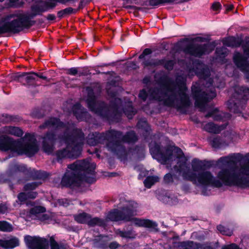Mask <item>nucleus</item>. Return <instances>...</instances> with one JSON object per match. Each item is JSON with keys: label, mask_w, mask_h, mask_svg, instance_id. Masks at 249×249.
<instances>
[{"label": "nucleus", "mask_w": 249, "mask_h": 249, "mask_svg": "<svg viewBox=\"0 0 249 249\" xmlns=\"http://www.w3.org/2000/svg\"><path fill=\"white\" fill-rule=\"evenodd\" d=\"M19 245V239L16 237L11 236L0 240V247L5 249H12Z\"/></svg>", "instance_id": "2eb2a0df"}, {"label": "nucleus", "mask_w": 249, "mask_h": 249, "mask_svg": "<svg viewBox=\"0 0 249 249\" xmlns=\"http://www.w3.org/2000/svg\"><path fill=\"white\" fill-rule=\"evenodd\" d=\"M209 82H210V84L211 85L212 83H211V80L210 79L209 80Z\"/></svg>", "instance_id": "680f3d73"}, {"label": "nucleus", "mask_w": 249, "mask_h": 249, "mask_svg": "<svg viewBox=\"0 0 249 249\" xmlns=\"http://www.w3.org/2000/svg\"><path fill=\"white\" fill-rule=\"evenodd\" d=\"M122 211L115 210L107 215V218L112 221H131L132 224L139 227H154L156 223L148 220L141 219L133 217L136 212L138 204L134 201H124L122 202Z\"/></svg>", "instance_id": "f03ea898"}, {"label": "nucleus", "mask_w": 249, "mask_h": 249, "mask_svg": "<svg viewBox=\"0 0 249 249\" xmlns=\"http://www.w3.org/2000/svg\"><path fill=\"white\" fill-rule=\"evenodd\" d=\"M72 9L71 8H66L64 10L58 12V15L59 17H63V16L70 14L72 12Z\"/></svg>", "instance_id": "72a5a7b5"}, {"label": "nucleus", "mask_w": 249, "mask_h": 249, "mask_svg": "<svg viewBox=\"0 0 249 249\" xmlns=\"http://www.w3.org/2000/svg\"><path fill=\"white\" fill-rule=\"evenodd\" d=\"M64 124L55 118H51L44 124L41 126L42 128H57L62 127Z\"/></svg>", "instance_id": "aec40b11"}, {"label": "nucleus", "mask_w": 249, "mask_h": 249, "mask_svg": "<svg viewBox=\"0 0 249 249\" xmlns=\"http://www.w3.org/2000/svg\"><path fill=\"white\" fill-rule=\"evenodd\" d=\"M161 63V62L157 60H151L150 62H145L144 65L145 66H155Z\"/></svg>", "instance_id": "f704fd0d"}, {"label": "nucleus", "mask_w": 249, "mask_h": 249, "mask_svg": "<svg viewBox=\"0 0 249 249\" xmlns=\"http://www.w3.org/2000/svg\"><path fill=\"white\" fill-rule=\"evenodd\" d=\"M4 0H0V2L3 1Z\"/></svg>", "instance_id": "e2e57ef3"}, {"label": "nucleus", "mask_w": 249, "mask_h": 249, "mask_svg": "<svg viewBox=\"0 0 249 249\" xmlns=\"http://www.w3.org/2000/svg\"><path fill=\"white\" fill-rule=\"evenodd\" d=\"M166 90V93H164L161 89H156L150 91L149 95L145 89H143L140 92L139 97L145 100L149 97L150 99H155L159 101H163L165 104L171 106L170 100L174 97V91L170 87L168 88Z\"/></svg>", "instance_id": "423d86ee"}, {"label": "nucleus", "mask_w": 249, "mask_h": 249, "mask_svg": "<svg viewBox=\"0 0 249 249\" xmlns=\"http://www.w3.org/2000/svg\"><path fill=\"white\" fill-rule=\"evenodd\" d=\"M159 181V178L158 176L148 177L144 180V184L146 187L149 188Z\"/></svg>", "instance_id": "4be33fe9"}, {"label": "nucleus", "mask_w": 249, "mask_h": 249, "mask_svg": "<svg viewBox=\"0 0 249 249\" xmlns=\"http://www.w3.org/2000/svg\"><path fill=\"white\" fill-rule=\"evenodd\" d=\"M192 90H193V92L196 93V95L197 90L195 89V87H193Z\"/></svg>", "instance_id": "4d7b16f0"}, {"label": "nucleus", "mask_w": 249, "mask_h": 249, "mask_svg": "<svg viewBox=\"0 0 249 249\" xmlns=\"http://www.w3.org/2000/svg\"><path fill=\"white\" fill-rule=\"evenodd\" d=\"M27 246L30 249H47L49 242L45 238L27 235L24 237Z\"/></svg>", "instance_id": "6e6552de"}, {"label": "nucleus", "mask_w": 249, "mask_h": 249, "mask_svg": "<svg viewBox=\"0 0 249 249\" xmlns=\"http://www.w3.org/2000/svg\"><path fill=\"white\" fill-rule=\"evenodd\" d=\"M0 150L16 151L19 154H25L31 156L38 150V146L34 136L26 134L21 142H13L9 137H3L0 139Z\"/></svg>", "instance_id": "7ed1b4c3"}, {"label": "nucleus", "mask_w": 249, "mask_h": 249, "mask_svg": "<svg viewBox=\"0 0 249 249\" xmlns=\"http://www.w3.org/2000/svg\"><path fill=\"white\" fill-rule=\"evenodd\" d=\"M32 12V15L17 12L6 16L0 24V34L19 32L23 27L27 25L29 19L34 16V12Z\"/></svg>", "instance_id": "20e7f679"}, {"label": "nucleus", "mask_w": 249, "mask_h": 249, "mask_svg": "<svg viewBox=\"0 0 249 249\" xmlns=\"http://www.w3.org/2000/svg\"><path fill=\"white\" fill-rule=\"evenodd\" d=\"M173 66V62L172 61H170L167 62V64H165V67L166 69L170 70L171 69Z\"/></svg>", "instance_id": "09e8293b"}, {"label": "nucleus", "mask_w": 249, "mask_h": 249, "mask_svg": "<svg viewBox=\"0 0 249 249\" xmlns=\"http://www.w3.org/2000/svg\"><path fill=\"white\" fill-rule=\"evenodd\" d=\"M75 219L79 223H84L89 222L90 225H101L103 222L98 218H93L90 219V216L86 213H80L75 216Z\"/></svg>", "instance_id": "ddd939ff"}, {"label": "nucleus", "mask_w": 249, "mask_h": 249, "mask_svg": "<svg viewBox=\"0 0 249 249\" xmlns=\"http://www.w3.org/2000/svg\"><path fill=\"white\" fill-rule=\"evenodd\" d=\"M163 201L170 204H176L178 202L177 196L174 195L165 196Z\"/></svg>", "instance_id": "bb28decb"}, {"label": "nucleus", "mask_w": 249, "mask_h": 249, "mask_svg": "<svg viewBox=\"0 0 249 249\" xmlns=\"http://www.w3.org/2000/svg\"><path fill=\"white\" fill-rule=\"evenodd\" d=\"M118 246V244L116 242H112L109 244V248L111 249H115Z\"/></svg>", "instance_id": "8fccbe9b"}, {"label": "nucleus", "mask_w": 249, "mask_h": 249, "mask_svg": "<svg viewBox=\"0 0 249 249\" xmlns=\"http://www.w3.org/2000/svg\"><path fill=\"white\" fill-rule=\"evenodd\" d=\"M120 235L122 237H125V238H132L133 236L131 234L130 232H120Z\"/></svg>", "instance_id": "79ce46f5"}, {"label": "nucleus", "mask_w": 249, "mask_h": 249, "mask_svg": "<svg viewBox=\"0 0 249 249\" xmlns=\"http://www.w3.org/2000/svg\"><path fill=\"white\" fill-rule=\"evenodd\" d=\"M216 96V93L213 91H211L209 94H203L202 98L204 102H206L209 99H212Z\"/></svg>", "instance_id": "473e14b6"}, {"label": "nucleus", "mask_w": 249, "mask_h": 249, "mask_svg": "<svg viewBox=\"0 0 249 249\" xmlns=\"http://www.w3.org/2000/svg\"><path fill=\"white\" fill-rule=\"evenodd\" d=\"M107 146H108V147L109 148H110V149H111V147H110V144H109L107 145Z\"/></svg>", "instance_id": "052dcab7"}, {"label": "nucleus", "mask_w": 249, "mask_h": 249, "mask_svg": "<svg viewBox=\"0 0 249 249\" xmlns=\"http://www.w3.org/2000/svg\"><path fill=\"white\" fill-rule=\"evenodd\" d=\"M151 50L149 49H146L144 50L142 53L139 56V58L140 59L143 58L144 57V56L146 55H148V54L151 53Z\"/></svg>", "instance_id": "c03bdc74"}, {"label": "nucleus", "mask_w": 249, "mask_h": 249, "mask_svg": "<svg viewBox=\"0 0 249 249\" xmlns=\"http://www.w3.org/2000/svg\"><path fill=\"white\" fill-rule=\"evenodd\" d=\"M182 94H183V96H184V98H186V94H185V91H182Z\"/></svg>", "instance_id": "13d9d810"}, {"label": "nucleus", "mask_w": 249, "mask_h": 249, "mask_svg": "<svg viewBox=\"0 0 249 249\" xmlns=\"http://www.w3.org/2000/svg\"><path fill=\"white\" fill-rule=\"evenodd\" d=\"M214 46L210 43L203 46H195L190 49L189 52L191 55L199 57L203 54L209 53L213 49Z\"/></svg>", "instance_id": "9b49d317"}, {"label": "nucleus", "mask_w": 249, "mask_h": 249, "mask_svg": "<svg viewBox=\"0 0 249 249\" xmlns=\"http://www.w3.org/2000/svg\"><path fill=\"white\" fill-rule=\"evenodd\" d=\"M8 210V207L6 204H1L0 205V213H4Z\"/></svg>", "instance_id": "e433bc0d"}, {"label": "nucleus", "mask_w": 249, "mask_h": 249, "mask_svg": "<svg viewBox=\"0 0 249 249\" xmlns=\"http://www.w3.org/2000/svg\"><path fill=\"white\" fill-rule=\"evenodd\" d=\"M12 226L5 221H0V231H2L9 232L13 230Z\"/></svg>", "instance_id": "393cba45"}, {"label": "nucleus", "mask_w": 249, "mask_h": 249, "mask_svg": "<svg viewBox=\"0 0 249 249\" xmlns=\"http://www.w3.org/2000/svg\"><path fill=\"white\" fill-rule=\"evenodd\" d=\"M217 228L218 231L223 235L231 236L232 233L231 230L223 226L219 225L217 226Z\"/></svg>", "instance_id": "c85d7f7f"}, {"label": "nucleus", "mask_w": 249, "mask_h": 249, "mask_svg": "<svg viewBox=\"0 0 249 249\" xmlns=\"http://www.w3.org/2000/svg\"><path fill=\"white\" fill-rule=\"evenodd\" d=\"M3 176L0 175V183H1L2 182H4V180L3 179Z\"/></svg>", "instance_id": "603ef678"}, {"label": "nucleus", "mask_w": 249, "mask_h": 249, "mask_svg": "<svg viewBox=\"0 0 249 249\" xmlns=\"http://www.w3.org/2000/svg\"><path fill=\"white\" fill-rule=\"evenodd\" d=\"M45 208L42 206H35L32 208L30 212L24 211L20 213V215L24 218L28 217L36 218L39 217L45 212Z\"/></svg>", "instance_id": "4468645a"}, {"label": "nucleus", "mask_w": 249, "mask_h": 249, "mask_svg": "<svg viewBox=\"0 0 249 249\" xmlns=\"http://www.w3.org/2000/svg\"><path fill=\"white\" fill-rule=\"evenodd\" d=\"M174 246L178 249H197L199 248L197 244L190 241L175 243Z\"/></svg>", "instance_id": "6ab92c4d"}, {"label": "nucleus", "mask_w": 249, "mask_h": 249, "mask_svg": "<svg viewBox=\"0 0 249 249\" xmlns=\"http://www.w3.org/2000/svg\"><path fill=\"white\" fill-rule=\"evenodd\" d=\"M36 193L33 192L29 193L28 195L25 193H21L18 196V200L21 203L24 201L27 198H34L36 196Z\"/></svg>", "instance_id": "5701e85b"}, {"label": "nucleus", "mask_w": 249, "mask_h": 249, "mask_svg": "<svg viewBox=\"0 0 249 249\" xmlns=\"http://www.w3.org/2000/svg\"><path fill=\"white\" fill-rule=\"evenodd\" d=\"M66 142L68 143L67 149H64L63 151H60L58 152V156L60 158L63 157H76L78 155V153L75 154L74 153L75 151L77 150L79 153L81 148L80 146L74 145L75 142L71 138H69L66 140Z\"/></svg>", "instance_id": "1a4fd4ad"}, {"label": "nucleus", "mask_w": 249, "mask_h": 249, "mask_svg": "<svg viewBox=\"0 0 249 249\" xmlns=\"http://www.w3.org/2000/svg\"><path fill=\"white\" fill-rule=\"evenodd\" d=\"M221 249H239V248L236 244H231L229 245L223 246Z\"/></svg>", "instance_id": "c9c22d12"}, {"label": "nucleus", "mask_w": 249, "mask_h": 249, "mask_svg": "<svg viewBox=\"0 0 249 249\" xmlns=\"http://www.w3.org/2000/svg\"><path fill=\"white\" fill-rule=\"evenodd\" d=\"M245 54L248 55L249 57V41L247 42L246 44L243 47Z\"/></svg>", "instance_id": "ea45409f"}, {"label": "nucleus", "mask_w": 249, "mask_h": 249, "mask_svg": "<svg viewBox=\"0 0 249 249\" xmlns=\"http://www.w3.org/2000/svg\"><path fill=\"white\" fill-rule=\"evenodd\" d=\"M39 184L40 183L36 182L28 183L25 185L24 189L26 191L34 190L36 189Z\"/></svg>", "instance_id": "2f4dec72"}, {"label": "nucleus", "mask_w": 249, "mask_h": 249, "mask_svg": "<svg viewBox=\"0 0 249 249\" xmlns=\"http://www.w3.org/2000/svg\"><path fill=\"white\" fill-rule=\"evenodd\" d=\"M50 245L51 249H67L66 247L58 244L52 237L50 238Z\"/></svg>", "instance_id": "c756f323"}, {"label": "nucleus", "mask_w": 249, "mask_h": 249, "mask_svg": "<svg viewBox=\"0 0 249 249\" xmlns=\"http://www.w3.org/2000/svg\"><path fill=\"white\" fill-rule=\"evenodd\" d=\"M224 44L228 46H237L239 45V40H236L234 37H231L226 39Z\"/></svg>", "instance_id": "a878e982"}, {"label": "nucleus", "mask_w": 249, "mask_h": 249, "mask_svg": "<svg viewBox=\"0 0 249 249\" xmlns=\"http://www.w3.org/2000/svg\"><path fill=\"white\" fill-rule=\"evenodd\" d=\"M38 76L36 73H18L15 76V79L20 82H23L25 81L27 83H30L36 80Z\"/></svg>", "instance_id": "dca6fc26"}, {"label": "nucleus", "mask_w": 249, "mask_h": 249, "mask_svg": "<svg viewBox=\"0 0 249 249\" xmlns=\"http://www.w3.org/2000/svg\"><path fill=\"white\" fill-rule=\"evenodd\" d=\"M150 151L153 157L162 164H171L176 161L178 165L175 169L181 174L182 177L202 187H220L223 185L249 186V154L246 156L247 163L241 167L231 168L232 161L229 157L221 158L217 165L222 169L215 178L209 171L204 170V165L202 161L194 160L192 162V171L187 169L186 159L181 150L177 147H171L164 153H161L158 146L150 145Z\"/></svg>", "instance_id": "f257e3e1"}, {"label": "nucleus", "mask_w": 249, "mask_h": 249, "mask_svg": "<svg viewBox=\"0 0 249 249\" xmlns=\"http://www.w3.org/2000/svg\"><path fill=\"white\" fill-rule=\"evenodd\" d=\"M136 140L135 134L133 132H129L124 138V141L127 142H133Z\"/></svg>", "instance_id": "7c9ffc66"}, {"label": "nucleus", "mask_w": 249, "mask_h": 249, "mask_svg": "<svg viewBox=\"0 0 249 249\" xmlns=\"http://www.w3.org/2000/svg\"><path fill=\"white\" fill-rule=\"evenodd\" d=\"M164 179L167 183L170 182L173 180V176L171 174H167L164 176Z\"/></svg>", "instance_id": "4c0bfd02"}, {"label": "nucleus", "mask_w": 249, "mask_h": 249, "mask_svg": "<svg viewBox=\"0 0 249 249\" xmlns=\"http://www.w3.org/2000/svg\"><path fill=\"white\" fill-rule=\"evenodd\" d=\"M19 0H9V4L12 7H18L19 6Z\"/></svg>", "instance_id": "37998d69"}, {"label": "nucleus", "mask_w": 249, "mask_h": 249, "mask_svg": "<svg viewBox=\"0 0 249 249\" xmlns=\"http://www.w3.org/2000/svg\"><path fill=\"white\" fill-rule=\"evenodd\" d=\"M25 166L23 165H15V166L13 168V169L15 171H24L25 169Z\"/></svg>", "instance_id": "a19ab883"}, {"label": "nucleus", "mask_w": 249, "mask_h": 249, "mask_svg": "<svg viewBox=\"0 0 249 249\" xmlns=\"http://www.w3.org/2000/svg\"><path fill=\"white\" fill-rule=\"evenodd\" d=\"M37 77H38L40 78H42V79H46V77L45 76H44L42 75H38V76Z\"/></svg>", "instance_id": "6e6d98bb"}, {"label": "nucleus", "mask_w": 249, "mask_h": 249, "mask_svg": "<svg viewBox=\"0 0 249 249\" xmlns=\"http://www.w3.org/2000/svg\"><path fill=\"white\" fill-rule=\"evenodd\" d=\"M119 146V145L118 143H116L115 144L114 150H116L117 149H118ZM112 150H114V149H112Z\"/></svg>", "instance_id": "864d4df0"}, {"label": "nucleus", "mask_w": 249, "mask_h": 249, "mask_svg": "<svg viewBox=\"0 0 249 249\" xmlns=\"http://www.w3.org/2000/svg\"><path fill=\"white\" fill-rule=\"evenodd\" d=\"M87 102L89 106V107L91 108V109L93 110L94 108L92 107V104H95L94 98L92 97H91L90 99H87Z\"/></svg>", "instance_id": "58836bf2"}, {"label": "nucleus", "mask_w": 249, "mask_h": 249, "mask_svg": "<svg viewBox=\"0 0 249 249\" xmlns=\"http://www.w3.org/2000/svg\"><path fill=\"white\" fill-rule=\"evenodd\" d=\"M233 60L237 67L244 72L247 78L249 79V64L247 63L246 59L240 53H236L233 56Z\"/></svg>", "instance_id": "9d476101"}, {"label": "nucleus", "mask_w": 249, "mask_h": 249, "mask_svg": "<svg viewBox=\"0 0 249 249\" xmlns=\"http://www.w3.org/2000/svg\"><path fill=\"white\" fill-rule=\"evenodd\" d=\"M227 50L225 47L217 48L216 50V60H222L227 53Z\"/></svg>", "instance_id": "b1692460"}, {"label": "nucleus", "mask_w": 249, "mask_h": 249, "mask_svg": "<svg viewBox=\"0 0 249 249\" xmlns=\"http://www.w3.org/2000/svg\"><path fill=\"white\" fill-rule=\"evenodd\" d=\"M199 68L200 69V71H197L196 72L199 76L202 78L206 79V76L208 75L209 71L208 70L204 68L203 65L200 64L198 66Z\"/></svg>", "instance_id": "cd10ccee"}, {"label": "nucleus", "mask_w": 249, "mask_h": 249, "mask_svg": "<svg viewBox=\"0 0 249 249\" xmlns=\"http://www.w3.org/2000/svg\"><path fill=\"white\" fill-rule=\"evenodd\" d=\"M220 7L219 3H214L212 5V8L214 11H218Z\"/></svg>", "instance_id": "de8ad7c7"}, {"label": "nucleus", "mask_w": 249, "mask_h": 249, "mask_svg": "<svg viewBox=\"0 0 249 249\" xmlns=\"http://www.w3.org/2000/svg\"><path fill=\"white\" fill-rule=\"evenodd\" d=\"M91 165V166L92 167V168L93 169H94V168H95V164H94V163H92V164H91V165Z\"/></svg>", "instance_id": "bf43d9fd"}, {"label": "nucleus", "mask_w": 249, "mask_h": 249, "mask_svg": "<svg viewBox=\"0 0 249 249\" xmlns=\"http://www.w3.org/2000/svg\"><path fill=\"white\" fill-rule=\"evenodd\" d=\"M59 202L60 204H61L65 207H67V206H68L70 204V201L66 199L60 200L59 201Z\"/></svg>", "instance_id": "a18cd8bd"}, {"label": "nucleus", "mask_w": 249, "mask_h": 249, "mask_svg": "<svg viewBox=\"0 0 249 249\" xmlns=\"http://www.w3.org/2000/svg\"><path fill=\"white\" fill-rule=\"evenodd\" d=\"M1 134L4 135L10 134L18 137H20L22 135L23 132L21 129L18 127L14 126H6L3 127L0 130Z\"/></svg>", "instance_id": "a211bd4d"}, {"label": "nucleus", "mask_w": 249, "mask_h": 249, "mask_svg": "<svg viewBox=\"0 0 249 249\" xmlns=\"http://www.w3.org/2000/svg\"><path fill=\"white\" fill-rule=\"evenodd\" d=\"M74 0H46L45 1L44 7L42 6V4L40 3L39 6L41 7L37 8L36 6H33L32 8V11L34 12V16L38 14L40 12L46 11L49 8H53L55 6L56 2L61 3H66L69 1H74Z\"/></svg>", "instance_id": "f8f14e48"}, {"label": "nucleus", "mask_w": 249, "mask_h": 249, "mask_svg": "<svg viewBox=\"0 0 249 249\" xmlns=\"http://www.w3.org/2000/svg\"><path fill=\"white\" fill-rule=\"evenodd\" d=\"M89 163L86 161H77L70 165L62 179V184L64 186L74 187L79 186L83 180L81 177L82 171L87 170Z\"/></svg>", "instance_id": "39448f33"}, {"label": "nucleus", "mask_w": 249, "mask_h": 249, "mask_svg": "<svg viewBox=\"0 0 249 249\" xmlns=\"http://www.w3.org/2000/svg\"><path fill=\"white\" fill-rule=\"evenodd\" d=\"M54 18H55L54 16L53 15H49L48 16L49 19H51V20L54 19Z\"/></svg>", "instance_id": "5fc2aeb1"}, {"label": "nucleus", "mask_w": 249, "mask_h": 249, "mask_svg": "<svg viewBox=\"0 0 249 249\" xmlns=\"http://www.w3.org/2000/svg\"><path fill=\"white\" fill-rule=\"evenodd\" d=\"M233 8V5H227V7H226V10L227 11H230Z\"/></svg>", "instance_id": "3c124183"}, {"label": "nucleus", "mask_w": 249, "mask_h": 249, "mask_svg": "<svg viewBox=\"0 0 249 249\" xmlns=\"http://www.w3.org/2000/svg\"><path fill=\"white\" fill-rule=\"evenodd\" d=\"M54 139V136L53 134H47L43 138V147L45 152L50 154L53 151L52 144Z\"/></svg>", "instance_id": "f3484780"}, {"label": "nucleus", "mask_w": 249, "mask_h": 249, "mask_svg": "<svg viewBox=\"0 0 249 249\" xmlns=\"http://www.w3.org/2000/svg\"><path fill=\"white\" fill-rule=\"evenodd\" d=\"M68 73L71 75H74L77 73V70L76 68H72L68 70Z\"/></svg>", "instance_id": "49530a36"}, {"label": "nucleus", "mask_w": 249, "mask_h": 249, "mask_svg": "<svg viewBox=\"0 0 249 249\" xmlns=\"http://www.w3.org/2000/svg\"><path fill=\"white\" fill-rule=\"evenodd\" d=\"M204 128L208 132L214 133H218L223 129L221 126H217L212 123L206 124L204 126Z\"/></svg>", "instance_id": "412c9836"}, {"label": "nucleus", "mask_w": 249, "mask_h": 249, "mask_svg": "<svg viewBox=\"0 0 249 249\" xmlns=\"http://www.w3.org/2000/svg\"><path fill=\"white\" fill-rule=\"evenodd\" d=\"M236 93L233 96V98L228 101V106L230 110L235 113L239 111V106L237 104L240 102H243L249 99V89L244 87L236 88Z\"/></svg>", "instance_id": "0eeeda50"}]
</instances>
